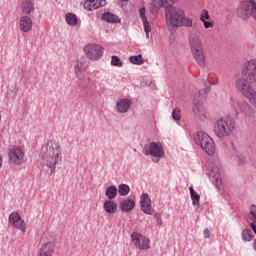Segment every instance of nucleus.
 <instances>
[{
  "instance_id": "37998d69",
  "label": "nucleus",
  "mask_w": 256,
  "mask_h": 256,
  "mask_svg": "<svg viewBox=\"0 0 256 256\" xmlns=\"http://www.w3.org/2000/svg\"><path fill=\"white\" fill-rule=\"evenodd\" d=\"M3 167V156L0 155V169Z\"/></svg>"
},
{
  "instance_id": "f257e3e1",
  "label": "nucleus",
  "mask_w": 256,
  "mask_h": 256,
  "mask_svg": "<svg viewBox=\"0 0 256 256\" xmlns=\"http://www.w3.org/2000/svg\"><path fill=\"white\" fill-rule=\"evenodd\" d=\"M241 77L235 81L236 89L256 107V91L249 83H256V58L245 62L241 69Z\"/></svg>"
},
{
  "instance_id": "5701e85b",
  "label": "nucleus",
  "mask_w": 256,
  "mask_h": 256,
  "mask_svg": "<svg viewBox=\"0 0 256 256\" xmlns=\"http://www.w3.org/2000/svg\"><path fill=\"white\" fill-rule=\"evenodd\" d=\"M145 7L139 9L140 17L142 19L144 31L146 33L147 39H149V33H151V25H149V21L147 20V16L145 15Z\"/></svg>"
},
{
  "instance_id": "aec40b11",
  "label": "nucleus",
  "mask_w": 256,
  "mask_h": 256,
  "mask_svg": "<svg viewBox=\"0 0 256 256\" xmlns=\"http://www.w3.org/2000/svg\"><path fill=\"white\" fill-rule=\"evenodd\" d=\"M55 253V243L54 242H46L39 249V256H53Z\"/></svg>"
},
{
  "instance_id": "a19ab883",
  "label": "nucleus",
  "mask_w": 256,
  "mask_h": 256,
  "mask_svg": "<svg viewBox=\"0 0 256 256\" xmlns=\"http://www.w3.org/2000/svg\"><path fill=\"white\" fill-rule=\"evenodd\" d=\"M203 13H204V20L206 19L208 21V19H210V16H209V11L207 10H203Z\"/></svg>"
},
{
  "instance_id": "a18cd8bd",
  "label": "nucleus",
  "mask_w": 256,
  "mask_h": 256,
  "mask_svg": "<svg viewBox=\"0 0 256 256\" xmlns=\"http://www.w3.org/2000/svg\"><path fill=\"white\" fill-rule=\"evenodd\" d=\"M170 1V3H175V0H169Z\"/></svg>"
},
{
  "instance_id": "9b49d317",
  "label": "nucleus",
  "mask_w": 256,
  "mask_h": 256,
  "mask_svg": "<svg viewBox=\"0 0 256 256\" xmlns=\"http://www.w3.org/2000/svg\"><path fill=\"white\" fill-rule=\"evenodd\" d=\"M84 53L90 61H99L103 57V47L97 44H88L84 47Z\"/></svg>"
},
{
  "instance_id": "1a4fd4ad",
  "label": "nucleus",
  "mask_w": 256,
  "mask_h": 256,
  "mask_svg": "<svg viewBox=\"0 0 256 256\" xmlns=\"http://www.w3.org/2000/svg\"><path fill=\"white\" fill-rule=\"evenodd\" d=\"M143 150L144 155H150L154 163H158L161 157H165V151H163V144L161 142H151L149 145H145Z\"/></svg>"
},
{
  "instance_id": "f3484780",
  "label": "nucleus",
  "mask_w": 256,
  "mask_h": 256,
  "mask_svg": "<svg viewBox=\"0 0 256 256\" xmlns=\"http://www.w3.org/2000/svg\"><path fill=\"white\" fill-rule=\"evenodd\" d=\"M19 29L23 33H29L33 29V20L30 16H22L19 20Z\"/></svg>"
},
{
  "instance_id": "c756f323",
  "label": "nucleus",
  "mask_w": 256,
  "mask_h": 256,
  "mask_svg": "<svg viewBox=\"0 0 256 256\" xmlns=\"http://www.w3.org/2000/svg\"><path fill=\"white\" fill-rule=\"evenodd\" d=\"M117 193H118V190H117V186L115 185L109 186L105 191V195L107 199H109V201H113V199L117 197Z\"/></svg>"
},
{
  "instance_id": "39448f33",
  "label": "nucleus",
  "mask_w": 256,
  "mask_h": 256,
  "mask_svg": "<svg viewBox=\"0 0 256 256\" xmlns=\"http://www.w3.org/2000/svg\"><path fill=\"white\" fill-rule=\"evenodd\" d=\"M189 43L196 63L199 65V67H205L207 61L205 60V48H203L201 38L195 34H191L189 37Z\"/></svg>"
},
{
  "instance_id": "dca6fc26",
  "label": "nucleus",
  "mask_w": 256,
  "mask_h": 256,
  "mask_svg": "<svg viewBox=\"0 0 256 256\" xmlns=\"http://www.w3.org/2000/svg\"><path fill=\"white\" fill-rule=\"evenodd\" d=\"M83 71H87V65H85V59L78 60L74 67L75 76L77 79H79V81H85V74H83Z\"/></svg>"
},
{
  "instance_id": "c85d7f7f",
  "label": "nucleus",
  "mask_w": 256,
  "mask_h": 256,
  "mask_svg": "<svg viewBox=\"0 0 256 256\" xmlns=\"http://www.w3.org/2000/svg\"><path fill=\"white\" fill-rule=\"evenodd\" d=\"M240 113H244L246 117H251V115L255 113V110L253 107H251V105H249V103H247L245 100H242L240 104Z\"/></svg>"
},
{
  "instance_id": "2eb2a0df",
  "label": "nucleus",
  "mask_w": 256,
  "mask_h": 256,
  "mask_svg": "<svg viewBox=\"0 0 256 256\" xmlns=\"http://www.w3.org/2000/svg\"><path fill=\"white\" fill-rule=\"evenodd\" d=\"M170 0H152L150 3V12L157 13L160 7H165V17H167V7H173L169 4Z\"/></svg>"
},
{
  "instance_id": "ddd939ff",
  "label": "nucleus",
  "mask_w": 256,
  "mask_h": 256,
  "mask_svg": "<svg viewBox=\"0 0 256 256\" xmlns=\"http://www.w3.org/2000/svg\"><path fill=\"white\" fill-rule=\"evenodd\" d=\"M8 221L15 229H18V231H21L22 233H25L27 231V224H25V220L21 219V215H19L17 212H12L9 215Z\"/></svg>"
},
{
  "instance_id": "c9c22d12",
  "label": "nucleus",
  "mask_w": 256,
  "mask_h": 256,
  "mask_svg": "<svg viewBox=\"0 0 256 256\" xmlns=\"http://www.w3.org/2000/svg\"><path fill=\"white\" fill-rule=\"evenodd\" d=\"M253 237H255V235H253V232L251 231V229L246 228L242 230L243 241H253Z\"/></svg>"
},
{
  "instance_id": "7ed1b4c3",
  "label": "nucleus",
  "mask_w": 256,
  "mask_h": 256,
  "mask_svg": "<svg viewBox=\"0 0 256 256\" xmlns=\"http://www.w3.org/2000/svg\"><path fill=\"white\" fill-rule=\"evenodd\" d=\"M43 159L50 173H55L57 165L61 164L63 161V152L61 150V146L53 141L48 142L45 148Z\"/></svg>"
},
{
  "instance_id": "4be33fe9",
  "label": "nucleus",
  "mask_w": 256,
  "mask_h": 256,
  "mask_svg": "<svg viewBox=\"0 0 256 256\" xmlns=\"http://www.w3.org/2000/svg\"><path fill=\"white\" fill-rule=\"evenodd\" d=\"M145 7L139 9L140 17L142 19L144 31L146 33L147 39H149V33H151V25H149V21L147 20V16L145 15Z\"/></svg>"
},
{
  "instance_id": "473e14b6",
  "label": "nucleus",
  "mask_w": 256,
  "mask_h": 256,
  "mask_svg": "<svg viewBox=\"0 0 256 256\" xmlns=\"http://www.w3.org/2000/svg\"><path fill=\"white\" fill-rule=\"evenodd\" d=\"M130 63L132 65H143L145 63V59L143 58V55H134L129 57Z\"/></svg>"
},
{
  "instance_id": "cd10ccee",
  "label": "nucleus",
  "mask_w": 256,
  "mask_h": 256,
  "mask_svg": "<svg viewBox=\"0 0 256 256\" xmlns=\"http://www.w3.org/2000/svg\"><path fill=\"white\" fill-rule=\"evenodd\" d=\"M104 211H106L108 215H114V213H117V203L113 200L105 201Z\"/></svg>"
},
{
  "instance_id": "4c0bfd02",
  "label": "nucleus",
  "mask_w": 256,
  "mask_h": 256,
  "mask_svg": "<svg viewBox=\"0 0 256 256\" xmlns=\"http://www.w3.org/2000/svg\"><path fill=\"white\" fill-rule=\"evenodd\" d=\"M172 119H174V121H180L181 120V110L179 108H174L173 109Z\"/></svg>"
},
{
  "instance_id": "4468645a",
  "label": "nucleus",
  "mask_w": 256,
  "mask_h": 256,
  "mask_svg": "<svg viewBox=\"0 0 256 256\" xmlns=\"http://www.w3.org/2000/svg\"><path fill=\"white\" fill-rule=\"evenodd\" d=\"M9 159L12 163H15V165H21V163H23V159H25L23 149L15 146L12 147L9 152Z\"/></svg>"
},
{
  "instance_id": "412c9836",
  "label": "nucleus",
  "mask_w": 256,
  "mask_h": 256,
  "mask_svg": "<svg viewBox=\"0 0 256 256\" xmlns=\"http://www.w3.org/2000/svg\"><path fill=\"white\" fill-rule=\"evenodd\" d=\"M116 109L118 113H127L131 109V100L123 98L117 101Z\"/></svg>"
},
{
  "instance_id": "9d476101",
  "label": "nucleus",
  "mask_w": 256,
  "mask_h": 256,
  "mask_svg": "<svg viewBox=\"0 0 256 256\" xmlns=\"http://www.w3.org/2000/svg\"><path fill=\"white\" fill-rule=\"evenodd\" d=\"M140 207L146 215H153L156 219V223L158 225H163V220L161 219V214L159 212H155L153 207H151V198L147 193H143L140 197Z\"/></svg>"
},
{
  "instance_id": "f8f14e48",
  "label": "nucleus",
  "mask_w": 256,
  "mask_h": 256,
  "mask_svg": "<svg viewBox=\"0 0 256 256\" xmlns=\"http://www.w3.org/2000/svg\"><path fill=\"white\" fill-rule=\"evenodd\" d=\"M131 239L136 249H140L141 251H147V249H150L151 247L150 246L151 241L147 237L143 236L142 234L133 232L131 234Z\"/></svg>"
},
{
  "instance_id": "393cba45",
  "label": "nucleus",
  "mask_w": 256,
  "mask_h": 256,
  "mask_svg": "<svg viewBox=\"0 0 256 256\" xmlns=\"http://www.w3.org/2000/svg\"><path fill=\"white\" fill-rule=\"evenodd\" d=\"M119 208L124 213H129L130 211H133L135 209V201L132 199H125L119 204Z\"/></svg>"
},
{
  "instance_id": "6e6552de",
  "label": "nucleus",
  "mask_w": 256,
  "mask_h": 256,
  "mask_svg": "<svg viewBox=\"0 0 256 256\" xmlns=\"http://www.w3.org/2000/svg\"><path fill=\"white\" fill-rule=\"evenodd\" d=\"M237 15L240 19L247 21L249 17L256 19V3L255 0L243 1L239 4Z\"/></svg>"
},
{
  "instance_id": "f704fd0d",
  "label": "nucleus",
  "mask_w": 256,
  "mask_h": 256,
  "mask_svg": "<svg viewBox=\"0 0 256 256\" xmlns=\"http://www.w3.org/2000/svg\"><path fill=\"white\" fill-rule=\"evenodd\" d=\"M130 191H131V188L127 184H120L118 186V193L121 197H127Z\"/></svg>"
},
{
  "instance_id": "49530a36",
  "label": "nucleus",
  "mask_w": 256,
  "mask_h": 256,
  "mask_svg": "<svg viewBox=\"0 0 256 256\" xmlns=\"http://www.w3.org/2000/svg\"><path fill=\"white\" fill-rule=\"evenodd\" d=\"M121 1H127V0H121Z\"/></svg>"
},
{
  "instance_id": "a878e982",
  "label": "nucleus",
  "mask_w": 256,
  "mask_h": 256,
  "mask_svg": "<svg viewBox=\"0 0 256 256\" xmlns=\"http://www.w3.org/2000/svg\"><path fill=\"white\" fill-rule=\"evenodd\" d=\"M102 20L105 21L106 23H121V19L119 18V16L111 13V12H105L104 14H102Z\"/></svg>"
},
{
  "instance_id": "e433bc0d",
  "label": "nucleus",
  "mask_w": 256,
  "mask_h": 256,
  "mask_svg": "<svg viewBox=\"0 0 256 256\" xmlns=\"http://www.w3.org/2000/svg\"><path fill=\"white\" fill-rule=\"evenodd\" d=\"M111 65L113 67H123V62L121 61V58H119V56L113 55L111 59Z\"/></svg>"
},
{
  "instance_id": "6ab92c4d",
  "label": "nucleus",
  "mask_w": 256,
  "mask_h": 256,
  "mask_svg": "<svg viewBox=\"0 0 256 256\" xmlns=\"http://www.w3.org/2000/svg\"><path fill=\"white\" fill-rule=\"evenodd\" d=\"M107 2L105 0H86L84 3V9L88 11H95V9H100V7H105Z\"/></svg>"
},
{
  "instance_id": "72a5a7b5",
  "label": "nucleus",
  "mask_w": 256,
  "mask_h": 256,
  "mask_svg": "<svg viewBox=\"0 0 256 256\" xmlns=\"http://www.w3.org/2000/svg\"><path fill=\"white\" fill-rule=\"evenodd\" d=\"M18 91H19V88H17V84H10L8 86L7 95L8 97H10V99H15Z\"/></svg>"
},
{
  "instance_id": "f03ea898",
  "label": "nucleus",
  "mask_w": 256,
  "mask_h": 256,
  "mask_svg": "<svg viewBox=\"0 0 256 256\" xmlns=\"http://www.w3.org/2000/svg\"><path fill=\"white\" fill-rule=\"evenodd\" d=\"M166 23L168 31L172 34L175 33L177 28L181 27V25L184 27H193V20L185 17V11L173 6L166 7Z\"/></svg>"
},
{
  "instance_id": "0eeeda50",
  "label": "nucleus",
  "mask_w": 256,
  "mask_h": 256,
  "mask_svg": "<svg viewBox=\"0 0 256 256\" xmlns=\"http://www.w3.org/2000/svg\"><path fill=\"white\" fill-rule=\"evenodd\" d=\"M194 141L197 145H200L201 149L207 153V155L215 154V142L213 138L205 132H198L194 136Z\"/></svg>"
},
{
  "instance_id": "58836bf2",
  "label": "nucleus",
  "mask_w": 256,
  "mask_h": 256,
  "mask_svg": "<svg viewBox=\"0 0 256 256\" xmlns=\"http://www.w3.org/2000/svg\"><path fill=\"white\" fill-rule=\"evenodd\" d=\"M200 21L203 22L205 29H211V28H213V23H211L210 21H205L203 15H201Z\"/></svg>"
},
{
  "instance_id": "a211bd4d",
  "label": "nucleus",
  "mask_w": 256,
  "mask_h": 256,
  "mask_svg": "<svg viewBox=\"0 0 256 256\" xmlns=\"http://www.w3.org/2000/svg\"><path fill=\"white\" fill-rule=\"evenodd\" d=\"M210 179H212L214 185L217 187V189H221V185L223 183V180L221 179V172L217 166H214L211 169V172L209 173Z\"/></svg>"
},
{
  "instance_id": "7c9ffc66",
  "label": "nucleus",
  "mask_w": 256,
  "mask_h": 256,
  "mask_svg": "<svg viewBox=\"0 0 256 256\" xmlns=\"http://www.w3.org/2000/svg\"><path fill=\"white\" fill-rule=\"evenodd\" d=\"M241 103H242V100H239L237 98L231 99L230 107H231L232 111H234V113H236V115H239V113H240Z\"/></svg>"
},
{
  "instance_id": "de8ad7c7",
  "label": "nucleus",
  "mask_w": 256,
  "mask_h": 256,
  "mask_svg": "<svg viewBox=\"0 0 256 256\" xmlns=\"http://www.w3.org/2000/svg\"><path fill=\"white\" fill-rule=\"evenodd\" d=\"M0 121H1V115H0Z\"/></svg>"
},
{
  "instance_id": "2f4dec72",
  "label": "nucleus",
  "mask_w": 256,
  "mask_h": 256,
  "mask_svg": "<svg viewBox=\"0 0 256 256\" xmlns=\"http://www.w3.org/2000/svg\"><path fill=\"white\" fill-rule=\"evenodd\" d=\"M65 19H66V23H68V25H70L71 27H76V25H78L79 23V20L77 19V15L73 13L66 14Z\"/></svg>"
},
{
  "instance_id": "bb28decb",
  "label": "nucleus",
  "mask_w": 256,
  "mask_h": 256,
  "mask_svg": "<svg viewBox=\"0 0 256 256\" xmlns=\"http://www.w3.org/2000/svg\"><path fill=\"white\" fill-rule=\"evenodd\" d=\"M190 197L192 199V205L196 207V211H199V201H201V196L195 191L193 186L189 187Z\"/></svg>"
},
{
  "instance_id": "423d86ee",
  "label": "nucleus",
  "mask_w": 256,
  "mask_h": 256,
  "mask_svg": "<svg viewBox=\"0 0 256 256\" xmlns=\"http://www.w3.org/2000/svg\"><path fill=\"white\" fill-rule=\"evenodd\" d=\"M203 85H205L204 89L198 91V93H196L194 95V101H193V114L195 115V117H198L199 119H201L202 115H204L203 112V101H205V99H207V93L209 91H211V84H207V80H202Z\"/></svg>"
},
{
  "instance_id": "20e7f679",
  "label": "nucleus",
  "mask_w": 256,
  "mask_h": 256,
  "mask_svg": "<svg viewBox=\"0 0 256 256\" xmlns=\"http://www.w3.org/2000/svg\"><path fill=\"white\" fill-rule=\"evenodd\" d=\"M234 130L235 119L231 116L222 117L215 122L214 133L220 139L231 136Z\"/></svg>"
},
{
  "instance_id": "b1692460",
  "label": "nucleus",
  "mask_w": 256,
  "mask_h": 256,
  "mask_svg": "<svg viewBox=\"0 0 256 256\" xmlns=\"http://www.w3.org/2000/svg\"><path fill=\"white\" fill-rule=\"evenodd\" d=\"M21 11L26 16L31 15L35 13V5L33 4V2H31V0H25L21 4Z\"/></svg>"
},
{
  "instance_id": "c03bdc74",
  "label": "nucleus",
  "mask_w": 256,
  "mask_h": 256,
  "mask_svg": "<svg viewBox=\"0 0 256 256\" xmlns=\"http://www.w3.org/2000/svg\"><path fill=\"white\" fill-rule=\"evenodd\" d=\"M253 247H254V251H256V239H254Z\"/></svg>"
},
{
  "instance_id": "ea45409f",
  "label": "nucleus",
  "mask_w": 256,
  "mask_h": 256,
  "mask_svg": "<svg viewBox=\"0 0 256 256\" xmlns=\"http://www.w3.org/2000/svg\"><path fill=\"white\" fill-rule=\"evenodd\" d=\"M203 235H204V237H205V239H210V237H211V231H209V229H204V231H203Z\"/></svg>"
},
{
  "instance_id": "79ce46f5",
  "label": "nucleus",
  "mask_w": 256,
  "mask_h": 256,
  "mask_svg": "<svg viewBox=\"0 0 256 256\" xmlns=\"http://www.w3.org/2000/svg\"><path fill=\"white\" fill-rule=\"evenodd\" d=\"M243 163H245V158L244 157L239 158V165H243Z\"/></svg>"
}]
</instances>
